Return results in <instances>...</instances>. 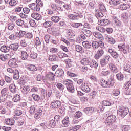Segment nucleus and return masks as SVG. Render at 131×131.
<instances>
[{
    "instance_id": "obj_1",
    "label": "nucleus",
    "mask_w": 131,
    "mask_h": 131,
    "mask_svg": "<svg viewBox=\"0 0 131 131\" xmlns=\"http://www.w3.org/2000/svg\"><path fill=\"white\" fill-rule=\"evenodd\" d=\"M99 84L102 86V88H105L106 89H109L111 86L114 85L115 82L113 79H108L107 81L106 80L101 78L100 79L99 81Z\"/></svg>"
},
{
    "instance_id": "obj_2",
    "label": "nucleus",
    "mask_w": 131,
    "mask_h": 131,
    "mask_svg": "<svg viewBox=\"0 0 131 131\" xmlns=\"http://www.w3.org/2000/svg\"><path fill=\"white\" fill-rule=\"evenodd\" d=\"M62 82L66 85L68 92L74 93V86H73V82L71 80L64 79L62 81Z\"/></svg>"
},
{
    "instance_id": "obj_3",
    "label": "nucleus",
    "mask_w": 131,
    "mask_h": 131,
    "mask_svg": "<svg viewBox=\"0 0 131 131\" xmlns=\"http://www.w3.org/2000/svg\"><path fill=\"white\" fill-rule=\"evenodd\" d=\"M119 114H120L121 117H125L128 114V112H129V110L127 107L124 106H119Z\"/></svg>"
},
{
    "instance_id": "obj_4",
    "label": "nucleus",
    "mask_w": 131,
    "mask_h": 131,
    "mask_svg": "<svg viewBox=\"0 0 131 131\" xmlns=\"http://www.w3.org/2000/svg\"><path fill=\"white\" fill-rule=\"evenodd\" d=\"M83 17V15L81 14V13L79 11L77 12L76 14H69L68 15V18L70 20L72 21H76L78 19H81V18Z\"/></svg>"
},
{
    "instance_id": "obj_5",
    "label": "nucleus",
    "mask_w": 131,
    "mask_h": 131,
    "mask_svg": "<svg viewBox=\"0 0 131 131\" xmlns=\"http://www.w3.org/2000/svg\"><path fill=\"white\" fill-rule=\"evenodd\" d=\"M112 114V112L108 111L106 113V115H108L105 122L107 123H112L113 122H115L116 121V116Z\"/></svg>"
},
{
    "instance_id": "obj_6",
    "label": "nucleus",
    "mask_w": 131,
    "mask_h": 131,
    "mask_svg": "<svg viewBox=\"0 0 131 131\" xmlns=\"http://www.w3.org/2000/svg\"><path fill=\"white\" fill-rule=\"evenodd\" d=\"M9 92V89L7 88H5L2 90L1 91V102H5L7 100V97H8V93Z\"/></svg>"
},
{
    "instance_id": "obj_7",
    "label": "nucleus",
    "mask_w": 131,
    "mask_h": 131,
    "mask_svg": "<svg viewBox=\"0 0 131 131\" xmlns=\"http://www.w3.org/2000/svg\"><path fill=\"white\" fill-rule=\"evenodd\" d=\"M118 47L123 54L125 55L128 54V52H129V46L128 45L123 44L122 45H118Z\"/></svg>"
},
{
    "instance_id": "obj_8",
    "label": "nucleus",
    "mask_w": 131,
    "mask_h": 131,
    "mask_svg": "<svg viewBox=\"0 0 131 131\" xmlns=\"http://www.w3.org/2000/svg\"><path fill=\"white\" fill-rule=\"evenodd\" d=\"M8 66L12 68H17V67H19V65H18V62H17V59H16V58L11 59L8 62Z\"/></svg>"
},
{
    "instance_id": "obj_9",
    "label": "nucleus",
    "mask_w": 131,
    "mask_h": 131,
    "mask_svg": "<svg viewBox=\"0 0 131 131\" xmlns=\"http://www.w3.org/2000/svg\"><path fill=\"white\" fill-rule=\"evenodd\" d=\"M108 52L110 55H111V56L113 57L114 59H118L119 57V54H118V53H117V52H116V51L112 49H108Z\"/></svg>"
},
{
    "instance_id": "obj_10",
    "label": "nucleus",
    "mask_w": 131,
    "mask_h": 131,
    "mask_svg": "<svg viewBox=\"0 0 131 131\" xmlns=\"http://www.w3.org/2000/svg\"><path fill=\"white\" fill-rule=\"evenodd\" d=\"M27 70L28 72H30V73H33V72L37 71V67L34 64H28L27 66Z\"/></svg>"
},
{
    "instance_id": "obj_11",
    "label": "nucleus",
    "mask_w": 131,
    "mask_h": 131,
    "mask_svg": "<svg viewBox=\"0 0 131 131\" xmlns=\"http://www.w3.org/2000/svg\"><path fill=\"white\" fill-rule=\"evenodd\" d=\"M61 103L59 100H54L51 103V108H60L61 107Z\"/></svg>"
},
{
    "instance_id": "obj_12",
    "label": "nucleus",
    "mask_w": 131,
    "mask_h": 131,
    "mask_svg": "<svg viewBox=\"0 0 131 131\" xmlns=\"http://www.w3.org/2000/svg\"><path fill=\"white\" fill-rule=\"evenodd\" d=\"M28 6L29 8L31 9L32 11H35L36 12H39V11H40V7H39L36 3H31Z\"/></svg>"
},
{
    "instance_id": "obj_13",
    "label": "nucleus",
    "mask_w": 131,
    "mask_h": 131,
    "mask_svg": "<svg viewBox=\"0 0 131 131\" xmlns=\"http://www.w3.org/2000/svg\"><path fill=\"white\" fill-rule=\"evenodd\" d=\"M91 60L92 59L90 58L87 57L81 60L80 62L82 65H84L85 66H90Z\"/></svg>"
},
{
    "instance_id": "obj_14",
    "label": "nucleus",
    "mask_w": 131,
    "mask_h": 131,
    "mask_svg": "<svg viewBox=\"0 0 131 131\" xmlns=\"http://www.w3.org/2000/svg\"><path fill=\"white\" fill-rule=\"evenodd\" d=\"M64 75V70L61 68L57 69L55 73V76H56L57 77H63Z\"/></svg>"
},
{
    "instance_id": "obj_15",
    "label": "nucleus",
    "mask_w": 131,
    "mask_h": 131,
    "mask_svg": "<svg viewBox=\"0 0 131 131\" xmlns=\"http://www.w3.org/2000/svg\"><path fill=\"white\" fill-rule=\"evenodd\" d=\"M104 55V50L103 49L98 50L96 54L94 56V58L96 60H98L101 58Z\"/></svg>"
},
{
    "instance_id": "obj_16",
    "label": "nucleus",
    "mask_w": 131,
    "mask_h": 131,
    "mask_svg": "<svg viewBox=\"0 0 131 131\" xmlns=\"http://www.w3.org/2000/svg\"><path fill=\"white\" fill-rule=\"evenodd\" d=\"M62 126L63 127H68L69 124H70L69 121V117L67 116L64 118L63 120H62Z\"/></svg>"
},
{
    "instance_id": "obj_17",
    "label": "nucleus",
    "mask_w": 131,
    "mask_h": 131,
    "mask_svg": "<svg viewBox=\"0 0 131 131\" xmlns=\"http://www.w3.org/2000/svg\"><path fill=\"white\" fill-rule=\"evenodd\" d=\"M11 59V55L10 54L4 55L1 54V60L4 62V64H6L7 62L6 61Z\"/></svg>"
},
{
    "instance_id": "obj_18",
    "label": "nucleus",
    "mask_w": 131,
    "mask_h": 131,
    "mask_svg": "<svg viewBox=\"0 0 131 131\" xmlns=\"http://www.w3.org/2000/svg\"><path fill=\"white\" fill-rule=\"evenodd\" d=\"M46 78L50 80V81H54L55 80V75L52 72H49L46 75Z\"/></svg>"
},
{
    "instance_id": "obj_19",
    "label": "nucleus",
    "mask_w": 131,
    "mask_h": 131,
    "mask_svg": "<svg viewBox=\"0 0 131 131\" xmlns=\"http://www.w3.org/2000/svg\"><path fill=\"white\" fill-rule=\"evenodd\" d=\"M41 115H42V110L41 108H39L36 111L34 115V118L36 119H39L41 117Z\"/></svg>"
},
{
    "instance_id": "obj_20",
    "label": "nucleus",
    "mask_w": 131,
    "mask_h": 131,
    "mask_svg": "<svg viewBox=\"0 0 131 131\" xmlns=\"http://www.w3.org/2000/svg\"><path fill=\"white\" fill-rule=\"evenodd\" d=\"M1 105H4L5 107H7V108H13V107L14 106L13 103L11 101H9L7 102H6L5 101H1Z\"/></svg>"
},
{
    "instance_id": "obj_21",
    "label": "nucleus",
    "mask_w": 131,
    "mask_h": 131,
    "mask_svg": "<svg viewBox=\"0 0 131 131\" xmlns=\"http://www.w3.org/2000/svg\"><path fill=\"white\" fill-rule=\"evenodd\" d=\"M112 20L114 22L116 26H118V27L121 26V21L118 20V18H117L116 16L114 15L112 16Z\"/></svg>"
},
{
    "instance_id": "obj_22",
    "label": "nucleus",
    "mask_w": 131,
    "mask_h": 131,
    "mask_svg": "<svg viewBox=\"0 0 131 131\" xmlns=\"http://www.w3.org/2000/svg\"><path fill=\"white\" fill-rule=\"evenodd\" d=\"M81 90L83 91V92H84L85 93H90V92L91 91L90 87H89V85H88V84L85 83L81 84Z\"/></svg>"
},
{
    "instance_id": "obj_23",
    "label": "nucleus",
    "mask_w": 131,
    "mask_h": 131,
    "mask_svg": "<svg viewBox=\"0 0 131 131\" xmlns=\"http://www.w3.org/2000/svg\"><path fill=\"white\" fill-rule=\"evenodd\" d=\"M120 3H121L120 0H111L109 2L110 5H111V6H113L114 7H116V6L120 5Z\"/></svg>"
},
{
    "instance_id": "obj_24",
    "label": "nucleus",
    "mask_w": 131,
    "mask_h": 131,
    "mask_svg": "<svg viewBox=\"0 0 131 131\" xmlns=\"http://www.w3.org/2000/svg\"><path fill=\"white\" fill-rule=\"evenodd\" d=\"M11 49V51H17L19 49V44L17 43L11 44L9 46V49Z\"/></svg>"
},
{
    "instance_id": "obj_25",
    "label": "nucleus",
    "mask_w": 131,
    "mask_h": 131,
    "mask_svg": "<svg viewBox=\"0 0 131 131\" xmlns=\"http://www.w3.org/2000/svg\"><path fill=\"white\" fill-rule=\"evenodd\" d=\"M99 23L102 26H107V25H109L110 21L109 19H103L99 21Z\"/></svg>"
},
{
    "instance_id": "obj_26",
    "label": "nucleus",
    "mask_w": 131,
    "mask_h": 131,
    "mask_svg": "<svg viewBox=\"0 0 131 131\" xmlns=\"http://www.w3.org/2000/svg\"><path fill=\"white\" fill-rule=\"evenodd\" d=\"M51 8L53 11H55L56 12H58V13H59V11H63V9H62V8L57 7V5L55 3L51 5Z\"/></svg>"
},
{
    "instance_id": "obj_27",
    "label": "nucleus",
    "mask_w": 131,
    "mask_h": 131,
    "mask_svg": "<svg viewBox=\"0 0 131 131\" xmlns=\"http://www.w3.org/2000/svg\"><path fill=\"white\" fill-rule=\"evenodd\" d=\"M106 39L107 42L111 45H114L115 43V39L109 35L106 36Z\"/></svg>"
},
{
    "instance_id": "obj_28",
    "label": "nucleus",
    "mask_w": 131,
    "mask_h": 131,
    "mask_svg": "<svg viewBox=\"0 0 131 131\" xmlns=\"http://www.w3.org/2000/svg\"><path fill=\"white\" fill-rule=\"evenodd\" d=\"M20 58L23 61L26 60L28 58V54H27V52L25 51H21Z\"/></svg>"
},
{
    "instance_id": "obj_29",
    "label": "nucleus",
    "mask_w": 131,
    "mask_h": 131,
    "mask_svg": "<svg viewBox=\"0 0 131 131\" xmlns=\"http://www.w3.org/2000/svg\"><path fill=\"white\" fill-rule=\"evenodd\" d=\"M98 7H99V11L100 12H102V13H105V12H106V7H105V5H104V4L100 2L99 3Z\"/></svg>"
},
{
    "instance_id": "obj_30",
    "label": "nucleus",
    "mask_w": 131,
    "mask_h": 131,
    "mask_svg": "<svg viewBox=\"0 0 131 131\" xmlns=\"http://www.w3.org/2000/svg\"><path fill=\"white\" fill-rule=\"evenodd\" d=\"M130 8V6L128 4H123L120 6V10H122V11L127 10V9H129Z\"/></svg>"
},
{
    "instance_id": "obj_31",
    "label": "nucleus",
    "mask_w": 131,
    "mask_h": 131,
    "mask_svg": "<svg viewBox=\"0 0 131 131\" xmlns=\"http://www.w3.org/2000/svg\"><path fill=\"white\" fill-rule=\"evenodd\" d=\"M28 39L27 38H25V39H22L20 42V46L21 47H27L28 45H29V43H28Z\"/></svg>"
},
{
    "instance_id": "obj_32",
    "label": "nucleus",
    "mask_w": 131,
    "mask_h": 131,
    "mask_svg": "<svg viewBox=\"0 0 131 131\" xmlns=\"http://www.w3.org/2000/svg\"><path fill=\"white\" fill-rule=\"evenodd\" d=\"M31 17L35 20H40L41 18V15L37 13H33L31 14Z\"/></svg>"
},
{
    "instance_id": "obj_33",
    "label": "nucleus",
    "mask_w": 131,
    "mask_h": 131,
    "mask_svg": "<svg viewBox=\"0 0 131 131\" xmlns=\"http://www.w3.org/2000/svg\"><path fill=\"white\" fill-rule=\"evenodd\" d=\"M82 45L85 49H91L92 48V43L88 41H83Z\"/></svg>"
},
{
    "instance_id": "obj_34",
    "label": "nucleus",
    "mask_w": 131,
    "mask_h": 131,
    "mask_svg": "<svg viewBox=\"0 0 131 131\" xmlns=\"http://www.w3.org/2000/svg\"><path fill=\"white\" fill-rule=\"evenodd\" d=\"M59 4L61 5V6H62L63 8H64L67 11H69V10H71V6H70V5H69L67 4H65V3L62 1L59 2Z\"/></svg>"
},
{
    "instance_id": "obj_35",
    "label": "nucleus",
    "mask_w": 131,
    "mask_h": 131,
    "mask_svg": "<svg viewBox=\"0 0 131 131\" xmlns=\"http://www.w3.org/2000/svg\"><path fill=\"white\" fill-rule=\"evenodd\" d=\"M93 35L98 39H100L101 40L103 39V35H101V34H100L99 32H93Z\"/></svg>"
},
{
    "instance_id": "obj_36",
    "label": "nucleus",
    "mask_w": 131,
    "mask_h": 131,
    "mask_svg": "<svg viewBox=\"0 0 131 131\" xmlns=\"http://www.w3.org/2000/svg\"><path fill=\"white\" fill-rule=\"evenodd\" d=\"M82 32H83L84 35L87 37H90V35H92V32L86 29H82Z\"/></svg>"
},
{
    "instance_id": "obj_37",
    "label": "nucleus",
    "mask_w": 131,
    "mask_h": 131,
    "mask_svg": "<svg viewBox=\"0 0 131 131\" xmlns=\"http://www.w3.org/2000/svg\"><path fill=\"white\" fill-rule=\"evenodd\" d=\"M30 91V86H24L21 90L22 93H23V94H25L26 95H27V94H28Z\"/></svg>"
},
{
    "instance_id": "obj_38",
    "label": "nucleus",
    "mask_w": 131,
    "mask_h": 131,
    "mask_svg": "<svg viewBox=\"0 0 131 131\" xmlns=\"http://www.w3.org/2000/svg\"><path fill=\"white\" fill-rule=\"evenodd\" d=\"M95 16L97 18H102V17H104V14L102 12V11H100L99 10H96L95 11Z\"/></svg>"
},
{
    "instance_id": "obj_39",
    "label": "nucleus",
    "mask_w": 131,
    "mask_h": 131,
    "mask_svg": "<svg viewBox=\"0 0 131 131\" xmlns=\"http://www.w3.org/2000/svg\"><path fill=\"white\" fill-rule=\"evenodd\" d=\"M9 90L13 94H15L17 92V89L16 88V85H15L14 84H10L9 86Z\"/></svg>"
},
{
    "instance_id": "obj_40",
    "label": "nucleus",
    "mask_w": 131,
    "mask_h": 131,
    "mask_svg": "<svg viewBox=\"0 0 131 131\" xmlns=\"http://www.w3.org/2000/svg\"><path fill=\"white\" fill-rule=\"evenodd\" d=\"M57 56L60 59H63V58H68V55L63 53L62 51H59L57 53Z\"/></svg>"
},
{
    "instance_id": "obj_41",
    "label": "nucleus",
    "mask_w": 131,
    "mask_h": 131,
    "mask_svg": "<svg viewBox=\"0 0 131 131\" xmlns=\"http://www.w3.org/2000/svg\"><path fill=\"white\" fill-rule=\"evenodd\" d=\"M10 50V47H8L5 45H3L1 47V51L3 53H8Z\"/></svg>"
},
{
    "instance_id": "obj_42",
    "label": "nucleus",
    "mask_w": 131,
    "mask_h": 131,
    "mask_svg": "<svg viewBox=\"0 0 131 131\" xmlns=\"http://www.w3.org/2000/svg\"><path fill=\"white\" fill-rule=\"evenodd\" d=\"M20 78V74L19 73V71L17 70H15L14 73H13V79L17 80L19 79Z\"/></svg>"
},
{
    "instance_id": "obj_43",
    "label": "nucleus",
    "mask_w": 131,
    "mask_h": 131,
    "mask_svg": "<svg viewBox=\"0 0 131 131\" xmlns=\"http://www.w3.org/2000/svg\"><path fill=\"white\" fill-rule=\"evenodd\" d=\"M48 125L49 127H55V126H56V121L54 119L50 120L48 122Z\"/></svg>"
},
{
    "instance_id": "obj_44",
    "label": "nucleus",
    "mask_w": 131,
    "mask_h": 131,
    "mask_svg": "<svg viewBox=\"0 0 131 131\" xmlns=\"http://www.w3.org/2000/svg\"><path fill=\"white\" fill-rule=\"evenodd\" d=\"M53 24L52 21L47 20L43 23V27L45 28H48V27H51V26Z\"/></svg>"
},
{
    "instance_id": "obj_45",
    "label": "nucleus",
    "mask_w": 131,
    "mask_h": 131,
    "mask_svg": "<svg viewBox=\"0 0 131 131\" xmlns=\"http://www.w3.org/2000/svg\"><path fill=\"white\" fill-rule=\"evenodd\" d=\"M93 111H94V110H93L92 107H86L84 109V112H85V113L88 115H91Z\"/></svg>"
},
{
    "instance_id": "obj_46",
    "label": "nucleus",
    "mask_w": 131,
    "mask_h": 131,
    "mask_svg": "<svg viewBox=\"0 0 131 131\" xmlns=\"http://www.w3.org/2000/svg\"><path fill=\"white\" fill-rule=\"evenodd\" d=\"M91 46L93 49V50H97L99 47V42L97 41H93L91 44Z\"/></svg>"
},
{
    "instance_id": "obj_47",
    "label": "nucleus",
    "mask_w": 131,
    "mask_h": 131,
    "mask_svg": "<svg viewBox=\"0 0 131 131\" xmlns=\"http://www.w3.org/2000/svg\"><path fill=\"white\" fill-rule=\"evenodd\" d=\"M82 117V113L80 111H77L74 116V118L76 119H78V118H80V117Z\"/></svg>"
},
{
    "instance_id": "obj_48",
    "label": "nucleus",
    "mask_w": 131,
    "mask_h": 131,
    "mask_svg": "<svg viewBox=\"0 0 131 131\" xmlns=\"http://www.w3.org/2000/svg\"><path fill=\"white\" fill-rule=\"evenodd\" d=\"M21 100V96H20L19 95L16 94L14 95V97L12 98L13 102H14L15 103H17V102H19Z\"/></svg>"
},
{
    "instance_id": "obj_49",
    "label": "nucleus",
    "mask_w": 131,
    "mask_h": 131,
    "mask_svg": "<svg viewBox=\"0 0 131 131\" xmlns=\"http://www.w3.org/2000/svg\"><path fill=\"white\" fill-rule=\"evenodd\" d=\"M100 64L102 67H105L108 64V61L105 58H102L100 60Z\"/></svg>"
},
{
    "instance_id": "obj_50",
    "label": "nucleus",
    "mask_w": 131,
    "mask_h": 131,
    "mask_svg": "<svg viewBox=\"0 0 131 131\" xmlns=\"http://www.w3.org/2000/svg\"><path fill=\"white\" fill-rule=\"evenodd\" d=\"M67 35H68L69 37H71L72 38L74 37V33L72 30L68 29L67 30Z\"/></svg>"
},
{
    "instance_id": "obj_51",
    "label": "nucleus",
    "mask_w": 131,
    "mask_h": 131,
    "mask_svg": "<svg viewBox=\"0 0 131 131\" xmlns=\"http://www.w3.org/2000/svg\"><path fill=\"white\" fill-rule=\"evenodd\" d=\"M124 71L128 72V73H131V66L128 64L125 65L124 68Z\"/></svg>"
},
{
    "instance_id": "obj_52",
    "label": "nucleus",
    "mask_w": 131,
    "mask_h": 131,
    "mask_svg": "<svg viewBox=\"0 0 131 131\" xmlns=\"http://www.w3.org/2000/svg\"><path fill=\"white\" fill-rule=\"evenodd\" d=\"M51 20L54 23H58L60 21V17L57 16H53L51 17Z\"/></svg>"
},
{
    "instance_id": "obj_53",
    "label": "nucleus",
    "mask_w": 131,
    "mask_h": 131,
    "mask_svg": "<svg viewBox=\"0 0 131 131\" xmlns=\"http://www.w3.org/2000/svg\"><path fill=\"white\" fill-rule=\"evenodd\" d=\"M112 104V102L110 100H103L102 101V105L103 106H111Z\"/></svg>"
},
{
    "instance_id": "obj_54",
    "label": "nucleus",
    "mask_w": 131,
    "mask_h": 131,
    "mask_svg": "<svg viewBox=\"0 0 131 131\" xmlns=\"http://www.w3.org/2000/svg\"><path fill=\"white\" fill-rule=\"evenodd\" d=\"M49 59L50 61H58V56L55 54L53 55H49Z\"/></svg>"
},
{
    "instance_id": "obj_55",
    "label": "nucleus",
    "mask_w": 131,
    "mask_h": 131,
    "mask_svg": "<svg viewBox=\"0 0 131 131\" xmlns=\"http://www.w3.org/2000/svg\"><path fill=\"white\" fill-rule=\"evenodd\" d=\"M90 67L93 68V67H94L95 68H98V62L97 61H93L91 59V61L90 62V64L89 66Z\"/></svg>"
},
{
    "instance_id": "obj_56",
    "label": "nucleus",
    "mask_w": 131,
    "mask_h": 131,
    "mask_svg": "<svg viewBox=\"0 0 131 131\" xmlns=\"http://www.w3.org/2000/svg\"><path fill=\"white\" fill-rule=\"evenodd\" d=\"M30 57L31 59H36L37 58V53L34 51H31V50H30Z\"/></svg>"
},
{
    "instance_id": "obj_57",
    "label": "nucleus",
    "mask_w": 131,
    "mask_h": 131,
    "mask_svg": "<svg viewBox=\"0 0 131 131\" xmlns=\"http://www.w3.org/2000/svg\"><path fill=\"white\" fill-rule=\"evenodd\" d=\"M5 122L6 124H8V125H14V124L15 123V120L8 119Z\"/></svg>"
},
{
    "instance_id": "obj_58",
    "label": "nucleus",
    "mask_w": 131,
    "mask_h": 131,
    "mask_svg": "<svg viewBox=\"0 0 131 131\" xmlns=\"http://www.w3.org/2000/svg\"><path fill=\"white\" fill-rule=\"evenodd\" d=\"M96 29L102 33H104V32H105L106 31L105 28L102 26H97L96 27Z\"/></svg>"
},
{
    "instance_id": "obj_59",
    "label": "nucleus",
    "mask_w": 131,
    "mask_h": 131,
    "mask_svg": "<svg viewBox=\"0 0 131 131\" xmlns=\"http://www.w3.org/2000/svg\"><path fill=\"white\" fill-rule=\"evenodd\" d=\"M116 77L118 80L122 81V80H123V78H124V76L121 73H118L116 74Z\"/></svg>"
},
{
    "instance_id": "obj_60",
    "label": "nucleus",
    "mask_w": 131,
    "mask_h": 131,
    "mask_svg": "<svg viewBox=\"0 0 131 131\" xmlns=\"http://www.w3.org/2000/svg\"><path fill=\"white\" fill-rule=\"evenodd\" d=\"M56 86L59 91H64V89H65V86L61 83H57Z\"/></svg>"
},
{
    "instance_id": "obj_61",
    "label": "nucleus",
    "mask_w": 131,
    "mask_h": 131,
    "mask_svg": "<svg viewBox=\"0 0 131 131\" xmlns=\"http://www.w3.org/2000/svg\"><path fill=\"white\" fill-rule=\"evenodd\" d=\"M97 96V92L95 91H93L92 93L90 94V99L91 100H94L96 96Z\"/></svg>"
},
{
    "instance_id": "obj_62",
    "label": "nucleus",
    "mask_w": 131,
    "mask_h": 131,
    "mask_svg": "<svg viewBox=\"0 0 131 131\" xmlns=\"http://www.w3.org/2000/svg\"><path fill=\"white\" fill-rule=\"evenodd\" d=\"M32 97L34 101H36V102H38V101H39V100L40 99V97L37 94H33L32 95Z\"/></svg>"
},
{
    "instance_id": "obj_63",
    "label": "nucleus",
    "mask_w": 131,
    "mask_h": 131,
    "mask_svg": "<svg viewBox=\"0 0 131 131\" xmlns=\"http://www.w3.org/2000/svg\"><path fill=\"white\" fill-rule=\"evenodd\" d=\"M15 23L18 26H22L24 24V20H23L21 19H18L15 21Z\"/></svg>"
},
{
    "instance_id": "obj_64",
    "label": "nucleus",
    "mask_w": 131,
    "mask_h": 131,
    "mask_svg": "<svg viewBox=\"0 0 131 131\" xmlns=\"http://www.w3.org/2000/svg\"><path fill=\"white\" fill-rule=\"evenodd\" d=\"M130 129L129 125H123L122 126V131H128Z\"/></svg>"
}]
</instances>
